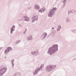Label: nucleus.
I'll return each mask as SVG.
<instances>
[{
    "label": "nucleus",
    "instance_id": "27",
    "mask_svg": "<svg viewBox=\"0 0 76 76\" xmlns=\"http://www.w3.org/2000/svg\"><path fill=\"white\" fill-rule=\"evenodd\" d=\"M14 62V60H12L11 61V62Z\"/></svg>",
    "mask_w": 76,
    "mask_h": 76
},
{
    "label": "nucleus",
    "instance_id": "1",
    "mask_svg": "<svg viewBox=\"0 0 76 76\" xmlns=\"http://www.w3.org/2000/svg\"><path fill=\"white\" fill-rule=\"evenodd\" d=\"M58 46L57 45H53L52 47L49 48L48 53L50 56L56 53L58 50Z\"/></svg>",
    "mask_w": 76,
    "mask_h": 76
},
{
    "label": "nucleus",
    "instance_id": "36",
    "mask_svg": "<svg viewBox=\"0 0 76 76\" xmlns=\"http://www.w3.org/2000/svg\"><path fill=\"white\" fill-rule=\"evenodd\" d=\"M1 48H0V50H1Z\"/></svg>",
    "mask_w": 76,
    "mask_h": 76
},
{
    "label": "nucleus",
    "instance_id": "6",
    "mask_svg": "<svg viewBox=\"0 0 76 76\" xmlns=\"http://www.w3.org/2000/svg\"><path fill=\"white\" fill-rule=\"evenodd\" d=\"M20 20L23 21H27V22H29V18L27 16H23L22 18Z\"/></svg>",
    "mask_w": 76,
    "mask_h": 76
},
{
    "label": "nucleus",
    "instance_id": "29",
    "mask_svg": "<svg viewBox=\"0 0 76 76\" xmlns=\"http://www.w3.org/2000/svg\"><path fill=\"white\" fill-rule=\"evenodd\" d=\"M23 34H26V31L24 32L23 33Z\"/></svg>",
    "mask_w": 76,
    "mask_h": 76
},
{
    "label": "nucleus",
    "instance_id": "10",
    "mask_svg": "<svg viewBox=\"0 0 76 76\" xmlns=\"http://www.w3.org/2000/svg\"><path fill=\"white\" fill-rule=\"evenodd\" d=\"M31 53L32 54H33L34 56H37L38 54V51L37 50L36 51L31 52Z\"/></svg>",
    "mask_w": 76,
    "mask_h": 76
},
{
    "label": "nucleus",
    "instance_id": "11",
    "mask_svg": "<svg viewBox=\"0 0 76 76\" xmlns=\"http://www.w3.org/2000/svg\"><path fill=\"white\" fill-rule=\"evenodd\" d=\"M15 26L13 25L11 28V31H10V34H11V35H12V34L13 33V31H15Z\"/></svg>",
    "mask_w": 76,
    "mask_h": 76
},
{
    "label": "nucleus",
    "instance_id": "21",
    "mask_svg": "<svg viewBox=\"0 0 76 76\" xmlns=\"http://www.w3.org/2000/svg\"><path fill=\"white\" fill-rule=\"evenodd\" d=\"M58 28H59V29L60 30L61 29V26L60 25H59Z\"/></svg>",
    "mask_w": 76,
    "mask_h": 76
},
{
    "label": "nucleus",
    "instance_id": "8",
    "mask_svg": "<svg viewBox=\"0 0 76 76\" xmlns=\"http://www.w3.org/2000/svg\"><path fill=\"white\" fill-rule=\"evenodd\" d=\"M38 15H35L32 18V22H34V21L37 20H38Z\"/></svg>",
    "mask_w": 76,
    "mask_h": 76
},
{
    "label": "nucleus",
    "instance_id": "22",
    "mask_svg": "<svg viewBox=\"0 0 76 76\" xmlns=\"http://www.w3.org/2000/svg\"><path fill=\"white\" fill-rule=\"evenodd\" d=\"M60 29H59V28H57V32H58V31H60Z\"/></svg>",
    "mask_w": 76,
    "mask_h": 76
},
{
    "label": "nucleus",
    "instance_id": "17",
    "mask_svg": "<svg viewBox=\"0 0 76 76\" xmlns=\"http://www.w3.org/2000/svg\"><path fill=\"white\" fill-rule=\"evenodd\" d=\"M71 31L73 33H76V29L72 30Z\"/></svg>",
    "mask_w": 76,
    "mask_h": 76
},
{
    "label": "nucleus",
    "instance_id": "18",
    "mask_svg": "<svg viewBox=\"0 0 76 76\" xmlns=\"http://www.w3.org/2000/svg\"><path fill=\"white\" fill-rule=\"evenodd\" d=\"M76 13V11L75 10H72L71 11L72 13Z\"/></svg>",
    "mask_w": 76,
    "mask_h": 76
},
{
    "label": "nucleus",
    "instance_id": "38",
    "mask_svg": "<svg viewBox=\"0 0 76 76\" xmlns=\"http://www.w3.org/2000/svg\"><path fill=\"white\" fill-rule=\"evenodd\" d=\"M43 11V10H42V12Z\"/></svg>",
    "mask_w": 76,
    "mask_h": 76
},
{
    "label": "nucleus",
    "instance_id": "5",
    "mask_svg": "<svg viewBox=\"0 0 76 76\" xmlns=\"http://www.w3.org/2000/svg\"><path fill=\"white\" fill-rule=\"evenodd\" d=\"M6 70L7 69L6 68L0 69V76H3L4 74L5 73Z\"/></svg>",
    "mask_w": 76,
    "mask_h": 76
},
{
    "label": "nucleus",
    "instance_id": "13",
    "mask_svg": "<svg viewBox=\"0 0 76 76\" xmlns=\"http://www.w3.org/2000/svg\"><path fill=\"white\" fill-rule=\"evenodd\" d=\"M34 9H37L38 10L39 9V6H38V5L37 4L35 5L34 6Z\"/></svg>",
    "mask_w": 76,
    "mask_h": 76
},
{
    "label": "nucleus",
    "instance_id": "31",
    "mask_svg": "<svg viewBox=\"0 0 76 76\" xmlns=\"http://www.w3.org/2000/svg\"><path fill=\"white\" fill-rule=\"evenodd\" d=\"M19 25L20 26H22V25H20V24H19Z\"/></svg>",
    "mask_w": 76,
    "mask_h": 76
},
{
    "label": "nucleus",
    "instance_id": "35",
    "mask_svg": "<svg viewBox=\"0 0 76 76\" xmlns=\"http://www.w3.org/2000/svg\"><path fill=\"white\" fill-rule=\"evenodd\" d=\"M52 29H54V28H52Z\"/></svg>",
    "mask_w": 76,
    "mask_h": 76
},
{
    "label": "nucleus",
    "instance_id": "28",
    "mask_svg": "<svg viewBox=\"0 0 76 76\" xmlns=\"http://www.w3.org/2000/svg\"><path fill=\"white\" fill-rule=\"evenodd\" d=\"M20 75L21 76H20V75H19V74H18L17 75L18 76H21V74H20Z\"/></svg>",
    "mask_w": 76,
    "mask_h": 76
},
{
    "label": "nucleus",
    "instance_id": "12",
    "mask_svg": "<svg viewBox=\"0 0 76 76\" xmlns=\"http://www.w3.org/2000/svg\"><path fill=\"white\" fill-rule=\"evenodd\" d=\"M27 39L28 41L32 40V36H29L28 37H27Z\"/></svg>",
    "mask_w": 76,
    "mask_h": 76
},
{
    "label": "nucleus",
    "instance_id": "20",
    "mask_svg": "<svg viewBox=\"0 0 76 76\" xmlns=\"http://www.w3.org/2000/svg\"><path fill=\"white\" fill-rule=\"evenodd\" d=\"M56 33V31L55 30H53V34H54H54Z\"/></svg>",
    "mask_w": 76,
    "mask_h": 76
},
{
    "label": "nucleus",
    "instance_id": "23",
    "mask_svg": "<svg viewBox=\"0 0 76 76\" xmlns=\"http://www.w3.org/2000/svg\"><path fill=\"white\" fill-rule=\"evenodd\" d=\"M19 42H20V40H18L17 41V43L18 44V43H19Z\"/></svg>",
    "mask_w": 76,
    "mask_h": 76
},
{
    "label": "nucleus",
    "instance_id": "4",
    "mask_svg": "<svg viewBox=\"0 0 76 76\" xmlns=\"http://www.w3.org/2000/svg\"><path fill=\"white\" fill-rule=\"evenodd\" d=\"M43 66H44V64H42L41 65V66L40 67L38 68V69H36L35 70L34 72H33V75H35L37 74L38 72L42 71V69L43 68Z\"/></svg>",
    "mask_w": 76,
    "mask_h": 76
},
{
    "label": "nucleus",
    "instance_id": "33",
    "mask_svg": "<svg viewBox=\"0 0 76 76\" xmlns=\"http://www.w3.org/2000/svg\"><path fill=\"white\" fill-rule=\"evenodd\" d=\"M12 66H14V64H12Z\"/></svg>",
    "mask_w": 76,
    "mask_h": 76
},
{
    "label": "nucleus",
    "instance_id": "16",
    "mask_svg": "<svg viewBox=\"0 0 76 76\" xmlns=\"http://www.w3.org/2000/svg\"><path fill=\"white\" fill-rule=\"evenodd\" d=\"M18 75H19L20 76H21L20 73L18 72L15 73L13 76H18Z\"/></svg>",
    "mask_w": 76,
    "mask_h": 76
},
{
    "label": "nucleus",
    "instance_id": "7",
    "mask_svg": "<svg viewBox=\"0 0 76 76\" xmlns=\"http://www.w3.org/2000/svg\"><path fill=\"white\" fill-rule=\"evenodd\" d=\"M10 50H12V48L10 47H8L5 49L4 51V54L7 55L8 53H9Z\"/></svg>",
    "mask_w": 76,
    "mask_h": 76
},
{
    "label": "nucleus",
    "instance_id": "37",
    "mask_svg": "<svg viewBox=\"0 0 76 76\" xmlns=\"http://www.w3.org/2000/svg\"><path fill=\"white\" fill-rule=\"evenodd\" d=\"M75 42H76V39L75 40Z\"/></svg>",
    "mask_w": 76,
    "mask_h": 76
},
{
    "label": "nucleus",
    "instance_id": "14",
    "mask_svg": "<svg viewBox=\"0 0 76 76\" xmlns=\"http://www.w3.org/2000/svg\"><path fill=\"white\" fill-rule=\"evenodd\" d=\"M42 10H43V12H44L45 10V8L43 7V8L41 10H39V12H41V13H42Z\"/></svg>",
    "mask_w": 76,
    "mask_h": 76
},
{
    "label": "nucleus",
    "instance_id": "19",
    "mask_svg": "<svg viewBox=\"0 0 76 76\" xmlns=\"http://www.w3.org/2000/svg\"><path fill=\"white\" fill-rule=\"evenodd\" d=\"M71 11H69L68 12V15H70L71 14Z\"/></svg>",
    "mask_w": 76,
    "mask_h": 76
},
{
    "label": "nucleus",
    "instance_id": "2",
    "mask_svg": "<svg viewBox=\"0 0 76 76\" xmlns=\"http://www.w3.org/2000/svg\"><path fill=\"white\" fill-rule=\"evenodd\" d=\"M56 67V65H50L47 66L46 68V70L47 72H50L53 70Z\"/></svg>",
    "mask_w": 76,
    "mask_h": 76
},
{
    "label": "nucleus",
    "instance_id": "3",
    "mask_svg": "<svg viewBox=\"0 0 76 76\" xmlns=\"http://www.w3.org/2000/svg\"><path fill=\"white\" fill-rule=\"evenodd\" d=\"M56 10H57V8L56 7L53 8V9H51L49 13L48 14V17L52 18V16L54 15V12H55Z\"/></svg>",
    "mask_w": 76,
    "mask_h": 76
},
{
    "label": "nucleus",
    "instance_id": "9",
    "mask_svg": "<svg viewBox=\"0 0 76 76\" xmlns=\"http://www.w3.org/2000/svg\"><path fill=\"white\" fill-rule=\"evenodd\" d=\"M47 36V33L46 32H44L43 33L42 36L41 37V38H42V39H45V38Z\"/></svg>",
    "mask_w": 76,
    "mask_h": 76
},
{
    "label": "nucleus",
    "instance_id": "39",
    "mask_svg": "<svg viewBox=\"0 0 76 76\" xmlns=\"http://www.w3.org/2000/svg\"><path fill=\"white\" fill-rule=\"evenodd\" d=\"M5 58H6V57H5Z\"/></svg>",
    "mask_w": 76,
    "mask_h": 76
},
{
    "label": "nucleus",
    "instance_id": "30",
    "mask_svg": "<svg viewBox=\"0 0 76 76\" xmlns=\"http://www.w3.org/2000/svg\"><path fill=\"white\" fill-rule=\"evenodd\" d=\"M65 6V5H63L62 6V8H64V7Z\"/></svg>",
    "mask_w": 76,
    "mask_h": 76
},
{
    "label": "nucleus",
    "instance_id": "32",
    "mask_svg": "<svg viewBox=\"0 0 76 76\" xmlns=\"http://www.w3.org/2000/svg\"><path fill=\"white\" fill-rule=\"evenodd\" d=\"M12 63V64H14V63H13V62H11Z\"/></svg>",
    "mask_w": 76,
    "mask_h": 76
},
{
    "label": "nucleus",
    "instance_id": "34",
    "mask_svg": "<svg viewBox=\"0 0 76 76\" xmlns=\"http://www.w3.org/2000/svg\"><path fill=\"white\" fill-rule=\"evenodd\" d=\"M12 66V68H13H13H14V66Z\"/></svg>",
    "mask_w": 76,
    "mask_h": 76
},
{
    "label": "nucleus",
    "instance_id": "24",
    "mask_svg": "<svg viewBox=\"0 0 76 76\" xmlns=\"http://www.w3.org/2000/svg\"><path fill=\"white\" fill-rule=\"evenodd\" d=\"M66 0H65L64 1H62V2L63 3H64L66 2Z\"/></svg>",
    "mask_w": 76,
    "mask_h": 76
},
{
    "label": "nucleus",
    "instance_id": "15",
    "mask_svg": "<svg viewBox=\"0 0 76 76\" xmlns=\"http://www.w3.org/2000/svg\"><path fill=\"white\" fill-rule=\"evenodd\" d=\"M66 23H69V22H70V19L69 18H67L66 19Z\"/></svg>",
    "mask_w": 76,
    "mask_h": 76
},
{
    "label": "nucleus",
    "instance_id": "26",
    "mask_svg": "<svg viewBox=\"0 0 76 76\" xmlns=\"http://www.w3.org/2000/svg\"><path fill=\"white\" fill-rule=\"evenodd\" d=\"M73 60H76V58H74L73 59Z\"/></svg>",
    "mask_w": 76,
    "mask_h": 76
},
{
    "label": "nucleus",
    "instance_id": "25",
    "mask_svg": "<svg viewBox=\"0 0 76 76\" xmlns=\"http://www.w3.org/2000/svg\"><path fill=\"white\" fill-rule=\"evenodd\" d=\"M27 9H28V10H30V9H31V7L28 8Z\"/></svg>",
    "mask_w": 76,
    "mask_h": 76
}]
</instances>
